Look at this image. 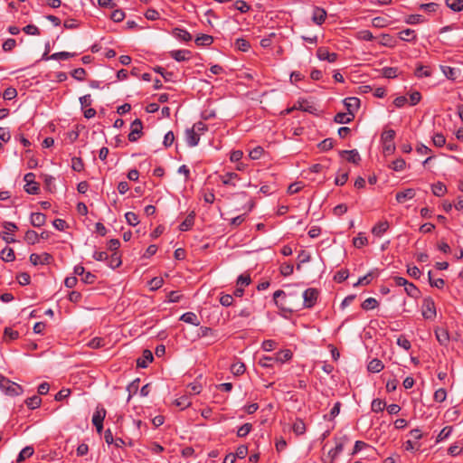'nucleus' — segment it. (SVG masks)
Returning <instances> with one entry per match:
<instances>
[{
	"mask_svg": "<svg viewBox=\"0 0 463 463\" xmlns=\"http://www.w3.org/2000/svg\"><path fill=\"white\" fill-rule=\"evenodd\" d=\"M107 261L108 265L112 269L118 268L121 264L120 256L117 252L112 253L110 256L109 255Z\"/></svg>",
	"mask_w": 463,
	"mask_h": 463,
	"instance_id": "58836bf2",
	"label": "nucleus"
},
{
	"mask_svg": "<svg viewBox=\"0 0 463 463\" xmlns=\"http://www.w3.org/2000/svg\"><path fill=\"white\" fill-rule=\"evenodd\" d=\"M377 275H378L377 272L370 271L364 277H361L354 286L356 287L358 285H368L371 283L373 278L376 277Z\"/></svg>",
	"mask_w": 463,
	"mask_h": 463,
	"instance_id": "e433bc0d",
	"label": "nucleus"
},
{
	"mask_svg": "<svg viewBox=\"0 0 463 463\" xmlns=\"http://www.w3.org/2000/svg\"><path fill=\"white\" fill-rule=\"evenodd\" d=\"M360 102V99L356 97H349L344 99V104L351 115H354V112L358 110Z\"/></svg>",
	"mask_w": 463,
	"mask_h": 463,
	"instance_id": "1a4fd4ad",
	"label": "nucleus"
},
{
	"mask_svg": "<svg viewBox=\"0 0 463 463\" xmlns=\"http://www.w3.org/2000/svg\"><path fill=\"white\" fill-rule=\"evenodd\" d=\"M415 196V191L411 188L405 189L404 191L396 194L395 198L399 203H402L407 200H411Z\"/></svg>",
	"mask_w": 463,
	"mask_h": 463,
	"instance_id": "2eb2a0df",
	"label": "nucleus"
},
{
	"mask_svg": "<svg viewBox=\"0 0 463 463\" xmlns=\"http://www.w3.org/2000/svg\"><path fill=\"white\" fill-rule=\"evenodd\" d=\"M180 320L194 326H199L200 324L197 316L193 312H186L183 314L180 317Z\"/></svg>",
	"mask_w": 463,
	"mask_h": 463,
	"instance_id": "bb28decb",
	"label": "nucleus"
},
{
	"mask_svg": "<svg viewBox=\"0 0 463 463\" xmlns=\"http://www.w3.org/2000/svg\"><path fill=\"white\" fill-rule=\"evenodd\" d=\"M30 222L33 227H42L46 222V216L42 213H33L31 214Z\"/></svg>",
	"mask_w": 463,
	"mask_h": 463,
	"instance_id": "aec40b11",
	"label": "nucleus"
},
{
	"mask_svg": "<svg viewBox=\"0 0 463 463\" xmlns=\"http://www.w3.org/2000/svg\"><path fill=\"white\" fill-rule=\"evenodd\" d=\"M1 259L5 262H11L15 260V254L12 248L5 247L1 251Z\"/></svg>",
	"mask_w": 463,
	"mask_h": 463,
	"instance_id": "c85d7f7f",
	"label": "nucleus"
},
{
	"mask_svg": "<svg viewBox=\"0 0 463 463\" xmlns=\"http://www.w3.org/2000/svg\"><path fill=\"white\" fill-rule=\"evenodd\" d=\"M274 363H276V361L274 360L273 356H263L259 361V364L265 368L272 367Z\"/></svg>",
	"mask_w": 463,
	"mask_h": 463,
	"instance_id": "052dcab7",
	"label": "nucleus"
},
{
	"mask_svg": "<svg viewBox=\"0 0 463 463\" xmlns=\"http://www.w3.org/2000/svg\"><path fill=\"white\" fill-rule=\"evenodd\" d=\"M334 146V140L332 138H326L318 144V147L322 151H327Z\"/></svg>",
	"mask_w": 463,
	"mask_h": 463,
	"instance_id": "338daca9",
	"label": "nucleus"
},
{
	"mask_svg": "<svg viewBox=\"0 0 463 463\" xmlns=\"http://www.w3.org/2000/svg\"><path fill=\"white\" fill-rule=\"evenodd\" d=\"M421 315L425 319L433 320L437 316L435 302L430 297H426L422 300Z\"/></svg>",
	"mask_w": 463,
	"mask_h": 463,
	"instance_id": "7ed1b4c3",
	"label": "nucleus"
},
{
	"mask_svg": "<svg viewBox=\"0 0 463 463\" xmlns=\"http://www.w3.org/2000/svg\"><path fill=\"white\" fill-rule=\"evenodd\" d=\"M404 291L407 293L408 296L417 298H419L420 292L418 289V288L411 282H408L407 285L404 288Z\"/></svg>",
	"mask_w": 463,
	"mask_h": 463,
	"instance_id": "72a5a7b5",
	"label": "nucleus"
},
{
	"mask_svg": "<svg viewBox=\"0 0 463 463\" xmlns=\"http://www.w3.org/2000/svg\"><path fill=\"white\" fill-rule=\"evenodd\" d=\"M220 179L224 185H232L236 184L232 183L234 179H240L239 175L234 172H227L222 175H220Z\"/></svg>",
	"mask_w": 463,
	"mask_h": 463,
	"instance_id": "4be33fe9",
	"label": "nucleus"
},
{
	"mask_svg": "<svg viewBox=\"0 0 463 463\" xmlns=\"http://www.w3.org/2000/svg\"><path fill=\"white\" fill-rule=\"evenodd\" d=\"M24 180L25 182L24 191L29 194H37L40 191L39 184L35 182V175L27 173Z\"/></svg>",
	"mask_w": 463,
	"mask_h": 463,
	"instance_id": "39448f33",
	"label": "nucleus"
},
{
	"mask_svg": "<svg viewBox=\"0 0 463 463\" xmlns=\"http://www.w3.org/2000/svg\"><path fill=\"white\" fill-rule=\"evenodd\" d=\"M213 43V38L208 34H201L195 39V43L198 46H209Z\"/></svg>",
	"mask_w": 463,
	"mask_h": 463,
	"instance_id": "7c9ffc66",
	"label": "nucleus"
},
{
	"mask_svg": "<svg viewBox=\"0 0 463 463\" xmlns=\"http://www.w3.org/2000/svg\"><path fill=\"white\" fill-rule=\"evenodd\" d=\"M423 22L424 18L420 14H410L405 19V23L408 24H422Z\"/></svg>",
	"mask_w": 463,
	"mask_h": 463,
	"instance_id": "864d4df0",
	"label": "nucleus"
},
{
	"mask_svg": "<svg viewBox=\"0 0 463 463\" xmlns=\"http://www.w3.org/2000/svg\"><path fill=\"white\" fill-rule=\"evenodd\" d=\"M339 155L344 157L346 156V160L353 164H358L361 160V156L356 149L353 150H341L339 151Z\"/></svg>",
	"mask_w": 463,
	"mask_h": 463,
	"instance_id": "f8f14e48",
	"label": "nucleus"
},
{
	"mask_svg": "<svg viewBox=\"0 0 463 463\" xmlns=\"http://www.w3.org/2000/svg\"><path fill=\"white\" fill-rule=\"evenodd\" d=\"M250 281H251V279H250V274L244 273L238 277L236 283H237V286L243 288V287L250 285Z\"/></svg>",
	"mask_w": 463,
	"mask_h": 463,
	"instance_id": "13d9d810",
	"label": "nucleus"
},
{
	"mask_svg": "<svg viewBox=\"0 0 463 463\" xmlns=\"http://www.w3.org/2000/svg\"><path fill=\"white\" fill-rule=\"evenodd\" d=\"M153 361V354L151 351L146 349L143 351L142 358L137 359V364L138 367L146 368L149 363Z\"/></svg>",
	"mask_w": 463,
	"mask_h": 463,
	"instance_id": "6ab92c4d",
	"label": "nucleus"
},
{
	"mask_svg": "<svg viewBox=\"0 0 463 463\" xmlns=\"http://www.w3.org/2000/svg\"><path fill=\"white\" fill-rule=\"evenodd\" d=\"M233 7L241 14H246L250 10V5L243 0H238L234 3Z\"/></svg>",
	"mask_w": 463,
	"mask_h": 463,
	"instance_id": "de8ad7c7",
	"label": "nucleus"
},
{
	"mask_svg": "<svg viewBox=\"0 0 463 463\" xmlns=\"http://www.w3.org/2000/svg\"><path fill=\"white\" fill-rule=\"evenodd\" d=\"M452 430H453V428L451 426L444 427L440 430V432L438 434L437 439H436V443H439V442L447 439L450 436Z\"/></svg>",
	"mask_w": 463,
	"mask_h": 463,
	"instance_id": "f704fd0d",
	"label": "nucleus"
},
{
	"mask_svg": "<svg viewBox=\"0 0 463 463\" xmlns=\"http://www.w3.org/2000/svg\"><path fill=\"white\" fill-rule=\"evenodd\" d=\"M33 454V449L32 447L27 446V447L24 448L20 451V453L16 458V462L20 463V462L24 461V459H26L27 458H30Z\"/></svg>",
	"mask_w": 463,
	"mask_h": 463,
	"instance_id": "ea45409f",
	"label": "nucleus"
},
{
	"mask_svg": "<svg viewBox=\"0 0 463 463\" xmlns=\"http://www.w3.org/2000/svg\"><path fill=\"white\" fill-rule=\"evenodd\" d=\"M292 430L295 434L302 435L306 431V424L302 420L297 419L296 421L293 423Z\"/></svg>",
	"mask_w": 463,
	"mask_h": 463,
	"instance_id": "c9c22d12",
	"label": "nucleus"
},
{
	"mask_svg": "<svg viewBox=\"0 0 463 463\" xmlns=\"http://www.w3.org/2000/svg\"><path fill=\"white\" fill-rule=\"evenodd\" d=\"M0 389L3 392L9 396H18L24 392L23 387L10 381L8 378L5 377L0 373Z\"/></svg>",
	"mask_w": 463,
	"mask_h": 463,
	"instance_id": "f257e3e1",
	"label": "nucleus"
},
{
	"mask_svg": "<svg viewBox=\"0 0 463 463\" xmlns=\"http://www.w3.org/2000/svg\"><path fill=\"white\" fill-rule=\"evenodd\" d=\"M446 5L454 12L463 11V0H446Z\"/></svg>",
	"mask_w": 463,
	"mask_h": 463,
	"instance_id": "4c0bfd02",
	"label": "nucleus"
},
{
	"mask_svg": "<svg viewBox=\"0 0 463 463\" xmlns=\"http://www.w3.org/2000/svg\"><path fill=\"white\" fill-rule=\"evenodd\" d=\"M252 425L250 423H245L241 425L237 430V436L240 438L246 437L251 430Z\"/></svg>",
	"mask_w": 463,
	"mask_h": 463,
	"instance_id": "4d7b16f0",
	"label": "nucleus"
},
{
	"mask_svg": "<svg viewBox=\"0 0 463 463\" xmlns=\"http://www.w3.org/2000/svg\"><path fill=\"white\" fill-rule=\"evenodd\" d=\"M87 345L92 349H98L106 345V340L102 337H94L89 341Z\"/></svg>",
	"mask_w": 463,
	"mask_h": 463,
	"instance_id": "a19ab883",
	"label": "nucleus"
},
{
	"mask_svg": "<svg viewBox=\"0 0 463 463\" xmlns=\"http://www.w3.org/2000/svg\"><path fill=\"white\" fill-rule=\"evenodd\" d=\"M317 57L320 61H326L330 63H334L338 59V54L336 52H330L327 47H319L317 50Z\"/></svg>",
	"mask_w": 463,
	"mask_h": 463,
	"instance_id": "0eeeda50",
	"label": "nucleus"
},
{
	"mask_svg": "<svg viewBox=\"0 0 463 463\" xmlns=\"http://www.w3.org/2000/svg\"><path fill=\"white\" fill-rule=\"evenodd\" d=\"M432 142L434 146L442 147L446 144V138L442 134L437 133L432 137Z\"/></svg>",
	"mask_w": 463,
	"mask_h": 463,
	"instance_id": "e2e57ef3",
	"label": "nucleus"
},
{
	"mask_svg": "<svg viewBox=\"0 0 463 463\" xmlns=\"http://www.w3.org/2000/svg\"><path fill=\"white\" fill-rule=\"evenodd\" d=\"M405 160L400 157L392 162L390 168H392L393 171L399 172L402 171L405 168Z\"/></svg>",
	"mask_w": 463,
	"mask_h": 463,
	"instance_id": "09e8293b",
	"label": "nucleus"
},
{
	"mask_svg": "<svg viewBox=\"0 0 463 463\" xmlns=\"http://www.w3.org/2000/svg\"><path fill=\"white\" fill-rule=\"evenodd\" d=\"M143 123L139 118H136L130 126V133L128 134V140L130 142L137 141L142 136Z\"/></svg>",
	"mask_w": 463,
	"mask_h": 463,
	"instance_id": "423d86ee",
	"label": "nucleus"
},
{
	"mask_svg": "<svg viewBox=\"0 0 463 463\" xmlns=\"http://www.w3.org/2000/svg\"><path fill=\"white\" fill-rule=\"evenodd\" d=\"M106 410L104 408L97 407L93 416H92V423L93 425L103 423V420L106 417Z\"/></svg>",
	"mask_w": 463,
	"mask_h": 463,
	"instance_id": "a878e982",
	"label": "nucleus"
},
{
	"mask_svg": "<svg viewBox=\"0 0 463 463\" xmlns=\"http://www.w3.org/2000/svg\"><path fill=\"white\" fill-rule=\"evenodd\" d=\"M71 168L76 172H81L84 169V164L80 157L74 156L71 158Z\"/></svg>",
	"mask_w": 463,
	"mask_h": 463,
	"instance_id": "5fc2aeb1",
	"label": "nucleus"
},
{
	"mask_svg": "<svg viewBox=\"0 0 463 463\" xmlns=\"http://www.w3.org/2000/svg\"><path fill=\"white\" fill-rule=\"evenodd\" d=\"M384 368L383 362L379 359H373L369 362L367 369L371 373H379Z\"/></svg>",
	"mask_w": 463,
	"mask_h": 463,
	"instance_id": "cd10ccee",
	"label": "nucleus"
},
{
	"mask_svg": "<svg viewBox=\"0 0 463 463\" xmlns=\"http://www.w3.org/2000/svg\"><path fill=\"white\" fill-rule=\"evenodd\" d=\"M110 18L116 23H119L124 20L125 13L121 9H116L111 13Z\"/></svg>",
	"mask_w": 463,
	"mask_h": 463,
	"instance_id": "774afa93",
	"label": "nucleus"
},
{
	"mask_svg": "<svg viewBox=\"0 0 463 463\" xmlns=\"http://www.w3.org/2000/svg\"><path fill=\"white\" fill-rule=\"evenodd\" d=\"M389 21L383 16H377L372 19V25L375 28H384L388 26Z\"/></svg>",
	"mask_w": 463,
	"mask_h": 463,
	"instance_id": "a18cd8bd",
	"label": "nucleus"
},
{
	"mask_svg": "<svg viewBox=\"0 0 463 463\" xmlns=\"http://www.w3.org/2000/svg\"><path fill=\"white\" fill-rule=\"evenodd\" d=\"M24 239L29 244H35L39 242L40 236L35 231L29 230L26 232Z\"/></svg>",
	"mask_w": 463,
	"mask_h": 463,
	"instance_id": "79ce46f5",
	"label": "nucleus"
},
{
	"mask_svg": "<svg viewBox=\"0 0 463 463\" xmlns=\"http://www.w3.org/2000/svg\"><path fill=\"white\" fill-rule=\"evenodd\" d=\"M127 222L131 226H137L139 222L138 216L133 212H128L125 214Z\"/></svg>",
	"mask_w": 463,
	"mask_h": 463,
	"instance_id": "6e6d98bb",
	"label": "nucleus"
},
{
	"mask_svg": "<svg viewBox=\"0 0 463 463\" xmlns=\"http://www.w3.org/2000/svg\"><path fill=\"white\" fill-rule=\"evenodd\" d=\"M354 118V115H351L350 113L339 112L335 116L334 120L338 124H347L350 123Z\"/></svg>",
	"mask_w": 463,
	"mask_h": 463,
	"instance_id": "393cba45",
	"label": "nucleus"
},
{
	"mask_svg": "<svg viewBox=\"0 0 463 463\" xmlns=\"http://www.w3.org/2000/svg\"><path fill=\"white\" fill-rule=\"evenodd\" d=\"M371 408L373 412L383 411L386 408V402L380 399H374L372 402Z\"/></svg>",
	"mask_w": 463,
	"mask_h": 463,
	"instance_id": "37998d69",
	"label": "nucleus"
},
{
	"mask_svg": "<svg viewBox=\"0 0 463 463\" xmlns=\"http://www.w3.org/2000/svg\"><path fill=\"white\" fill-rule=\"evenodd\" d=\"M395 135L396 133L393 129H384L381 135L383 151L387 156L392 155L395 152L396 146L393 142Z\"/></svg>",
	"mask_w": 463,
	"mask_h": 463,
	"instance_id": "f03ea898",
	"label": "nucleus"
},
{
	"mask_svg": "<svg viewBox=\"0 0 463 463\" xmlns=\"http://www.w3.org/2000/svg\"><path fill=\"white\" fill-rule=\"evenodd\" d=\"M355 38L360 41H373L374 36L369 30H361L356 33Z\"/></svg>",
	"mask_w": 463,
	"mask_h": 463,
	"instance_id": "49530a36",
	"label": "nucleus"
},
{
	"mask_svg": "<svg viewBox=\"0 0 463 463\" xmlns=\"http://www.w3.org/2000/svg\"><path fill=\"white\" fill-rule=\"evenodd\" d=\"M326 18V12L324 8L315 7L312 14V21L317 24L321 25Z\"/></svg>",
	"mask_w": 463,
	"mask_h": 463,
	"instance_id": "9b49d317",
	"label": "nucleus"
},
{
	"mask_svg": "<svg viewBox=\"0 0 463 463\" xmlns=\"http://www.w3.org/2000/svg\"><path fill=\"white\" fill-rule=\"evenodd\" d=\"M319 296L318 289L309 288L303 292V306L305 308H312L317 304Z\"/></svg>",
	"mask_w": 463,
	"mask_h": 463,
	"instance_id": "20e7f679",
	"label": "nucleus"
},
{
	"mask_svg": "<svg viewBox=\"0 0 463 463\" xmlns=\"http://www.w3.org/2000/svg\"><path fill=\"white\" fill-rule=\"evenodd\" d=\"M185 141H186V144L191 146V147H194L195 146H197L199 144V141H200V135L198 133H196L194 131V129H193L192 128H187L185 130Z\"/></svg>",
	"mask_w": 463,
	"mask_h": 463,
	"instance_id": "9d476101",
	"label": "nucleus"
},
{
	"mask_svg": "<svg viewBox=\"0 0 463 463\" xmlns=\"http://www.w3.org/2000/svg\"><path fill=\"white\" fill-rule=\"evenodd\" d=\"M348 276H349V272L347 269H340L335 274L334 279L336 282L341 283V282L345 281V279H347Z\"/></svg>",
	"mask_w": 463,
	"mask_h": 463,
	"instance_id": "69168bd1",
	"label": "nucleus"
},
{
	"mask_svg": "<svg viewBox=\"0 0 463 463\" xmlns=\"http://www.w3.org/2000/svg\"><path fill=\"white\" fill-rule=\"evenodd\" d=\"M431 75V71L425 66H419L415 71V76L418 78L430 77Z\"/></svg>",
	"mask_w": 463,
	"mask_h": 463,
	"instance_id": "680f3d73",
	"label": "nucleus"
},
{
	"mask_svg": "<svg viewBox=\"0 0 463 463\" xmlns=\"http://www.w3.org/2000/svg\"><path fill=\"white\" fill-rule=\"evenodd\" d=\"M29 259L33 265L50 264L53 260L52 256L47 252L42 254L32 253Z\"/></svg>",
	"mask_w": 463,
	"mask_h": 463,
	"instance_id": "6e6552de",
	"label": "nucleus"
},
{
	"mask_svg": "<svg viewBox=\"0 0 463 463\" xmlns=\"http://www.w3.org/2000/svg\"><path fill=\"white\" fill-rule=\"evenodd\" d=\"M292 352L289 349H283L277 352L273 357L276 363L283 364L289 361L292 358Z\"/></svg>",
	"mask_w": 463,
	"mask_h": 463,
	"instance_id": "dca6fc26",
	"label": "nucleus"
},
{
	"mask_svg": "<svg viewBox=\"0 0 463 463\" xmlns=\"http://www.w3.org/2000/svg\"><path fill=\"white\" fill-rule=\"evenodd\" d=\"M389 229V222L387 221L379 222L373 229L372 233L377 237H381Z\"/></svg>",
	"mask_w": 463,
	"mask_h": 463,
	"instance_id": "412c9836",
	"label": "nucleus"
},
{
	"mask_svg": "<svg viewBox=\"0 0 463 463\" xmlns=\"http://www.w3.org/2000/svg\"><path fill=\"white\" fill-rule=\"evenodd\" d=\"M246 367L242 362H235L231 365V372L232 374L239 376L245 373Z\"/></svg>",
	"mask_w": 463,
	"mask_h": 463,
	"instance_id": "473e14b6",
	"label": "nucleus"
},
{
	"mask_svg": "<svg viewBox=\"0 0 463 463\" xmlns=\"http://www.w3.org/2000/svg\"><path fill=\"white\" fill-rule=\"evenodd\" d=\"M431 191L434 195L440 197L446 194L447 187L443 183L437 182L436 184H432Z\"/></svg>",
	"mask_w": 463,
	"mask_h": 463,
	"instance_id": "2f4dec72",
	"label": "nucleus"
},
{
	"mask_svg": "<svg viewBox=\"0 0 463 463\" xmlns=\"http://www.w3.org/2000/svg\"><path fill=\"white\" fill-rule=\"evenodd\" d=\"M399 38L408 43H415L417 41V33L414 30L407 28L399 33Z\"/></svg>",
	"mask_w": 463,
	"mask_h": 463,
	"instance_id": "ddd939ff",
	"label": "nucleus"
},
{
	"mask_svg": "<svg viewBox=\"0 0 463 463\" xmlns=\"http://www.w3.org/2000/svg\"><path fill=\"white\" fill-rule=\"evenodd\" d=\"M170 56L176 61H184L190 59L191 52L188 50H175L171 51Z\"/></svg>",
	"mask_w": 463,
	"mask_h": 463,
	"instance_id": "4468645a",
	"label": "nucleus"
},
{
	"mask_svg": "<svg viewBox=\"0 0 463 463\" xmlns=\"http://www.w3.org/2000/svg\"><path fill=\"white\" fill-rule=\"evenodd\" d=\"M16 279L20 285L26 286L31 282V276L27 272H22L16 277Z\"/></svg>",
	"mask_w": 463,
	"mask_h": 463,
	"instance_id": "0e129e2a",
	"label": "nucleus"
},
{
	"mask_svg": "<svg viewBox=\"0 0 463 463\" xmlns=\"http://www.w3.org/2000/svg\"><path fill=\"white\" fill-rule=\"evenodd\" d=\"M447 398V391L444 388L438 389L433 395V399L437 402H443Z\"/></svg>",
	"mask_w": 463,
	"mask_h": 463,
	"instance_id": "bf43d9fd",
	"label": "nucleus"
},
{
	"mask_svg": "<svg viewBox=\"0 0 463 463\" xmlns=\"http://www.w3.org/2000/svg\"><path fill=\"white\" fill-rule=\"evenodd\" d=\"M345 439H346L345 438H343V440L342 439L336 440L335 447L328 451V457L330 458L331 462H333L336 458V457L340 453H342V451L344 449V444H345Z\"/></svg>",
	"mask_w": 463,
	"mask_h": 463,
	"instance_id": "f3484780",
	"label": "nucleus"
},
{
	"mask_svg": "<svg viewBox=\"0 0 463 463\" xmlns=\"http://www.w3.org/2000/svg\"><path fill=\"white\" fill-rule=\"evenodd\" d=\"M194 216L195 215H194V212L189 213L186 216V218L184 219V221L179 225V230L182 232H186V231L190 230L194 226Z\"/></svg>",
	"mask_w": 463,
	"mask_h": 463,
	"instance_id": "5701e85b",
	"label": "nucleus"
},
{
	"mask_svg": "<svg viewBox=\"0 0 463 463\" xmlns=\"http://www.w3.org/2000/svg\"><path fill=\"white\" fill-rule=\"evenodd\" d=\"M440 70L449 80H455L458 77V70L455 68L447 65H441Z\"/></svg>",
	"mask_w": 463,
	"mask_h": 463,
	"instance_id": "b1692460",
	"label": "nucleus"
},
{
	"mask_svg": "<svg viewBox=\"0 0 463 463\" xmlns=\"http://www.w3.org/2000/svg\"><path fill=\"white\" fill-rule=\"evenodd\" d=\"M378 307V301L374 298H368L362 303V308L371 310Z\"/></svg>",
	"mask_w": 463,
	"mask_h": 463,
	"instance_id": "3c124183",
	"label": "nucleus"
},
{
	"mask_svg": "<svg viewBox=\"0 0 463 463\" xmlns=\"http://www.w3.org/2000/svg\"><path fill=\"white\" fill-rule=\"evenodd\" d=\"M380 38H381V41H380L381 45L386 46V47H394L395 46V43H394L392 35H390L388 33H382L380 35Z\"/></svg>",
	"mask_w": 463,
	"mask_h": 463,
	"instance_id": "c03bdc74",
	"label": "nucleus"
},
{
	"mask_svg": "<svg viewBox=\"0 0 463 463\" xmlns=\"http://www.w3.org/2000/svg\"><path fill=\"white\" fill-rule=\"evenodd\" d=\"M235 47L239 51L248 52L250 50V43L247 40H245L243 38H239L235 42Z\"/></svg>",
	"mask_w": 463,
	"mask_h": 463,
	"instance_id": "603ef678",
	"label": "nucleus"
},
{
	"mask_svg": "<svg viewBox=\"0 0 463 463\" xmlns=\"http://www.w3.org/2000/svg\"><path fill=\"white\" fill-rule=\"evenodd\" d=\"M24 402L30 410H34L41 406L42 399L38 395H33V397L27 398Z\"/></svg>",
	"mask_w": 463,
	"mask_h": 463,
	"instance_id": "c756f323",
	"label": "nucleus"
},
{
	"mask_svg": "<svg viewBox=\"0 0 463 463\" xmlns=\"http://www.w3.org/2000/svg\"><path fill=\"white\" fill-rule=\"evenodd\" d=\"M368 243L367 238L364 235V233H358L357 237L354 238L353 244L354 247L360 249L363 246H365Z\"/></svg>",
	"mask_w": 463,
	"mask_h": 463,
	"instance_id": "8fccbe9b",
	"label": "nucleus"
},
{
	"mask_svg": "<svg viewBox=\"0 0 463 463\" xmlns=\"http://www.w3.org/2000/svg\"><path fill=\"white\" fill-rule=\"evenodd\" d=\"M172 34L174 37L183 42H190L192 40V35L185 29L175 28L172 31Z\"/></svg>",
	"mask_w": 463,
	"mask_h": 463,
	"instance_id": "a211bd4d",
	"label": "nucleus"
}]
</instances>
